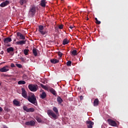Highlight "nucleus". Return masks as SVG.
<instances>
[{"label":"nucleus","mask_w":128,"mask_h":128,"mask_svg":"<svg viewBox=\"0 0 128 128\" xmlns=\"http://www.w3.org/2000/svg\"><path fill=\"white\" fill-rule=\"evenodd\" d=\"M34 112V108H28V112Z\"/></svg>","instance_id":"nucleus-31"},{"label":"nucleus","mask_w":128,"mask_h":128,"mask_svg":"<svg viewBox=\"0 0 128 128\" xmlns=\"http://www.w3.org/2000/svg\"><path fill=\"white\" fill-rule=\"evenodd\" d=\"M16 34H17V36L19 37L20 40H26V36L22 34V33L18 32H17Z\"/></svg>","instance_id":"nucleus-10"},{"label":"nucleus","mask_w":128,"mask_h":128,"mask_svg":"<svg viewBox=\"0 0 128 128\" xmlns=\"http://www.w3.org/2000/svg\"><path fill=\"white\" fill-rule=\"evenodd\" d=\"M66 66H72V61H68L66 63Z\"/></svg>","instance_id":"nucleus-34"},{"label":"nucleus","mask_w":128,"mask_h":128,"mask_svg":"<svg viewBox=\"0 0 128 128\" xmlns=\"http://www.w3.org/2000/svg\"><path fill=\"white\" fill-rule=\"evenodd\" d=\"M86 124H87V126L88 128H92V126L94 124V123L92 120H88L86 122Z\"/></svg>","instance_id":"nucleus-9"},{"label":"nucleus","mask_w":128,"mask_h":128,"mask_svg":"<svg viewBox=\"0 0 128 128\" xmlns=\"http://www.w3.org/2000/svg\"><path fill=\"white\" fill-rule=\"evenodd\" d=\"M57 102L59 104H60L64 102V100H62V99L60 96H58L57 98Z\"/></svg>","instance_id":"nucleus-22"},{"label":"nucleus","mask_w":128,"mask_h":128,"mask_svg":"<svg viewBox=\"0 0 128 128\" xmlns=\"http://www.w3.org/2000/svg\"><path fill=\"white\" fill-rule=\"evenodd\" d=\"M36 120H37V122H42V119L40 118V117H36Z\"/></svg>","instance_id":"nucleus-35"},{"label":"nucleus","mask_w":128,"mask_h":128,"mask_svg":"<svg viewBox=\"0 0 128 128\" xmlns=\"http://www.w3.org/2000/svg\"><path fill=\"white\" fill-rule=\"evenodd\" d=\"M42 84H44V81H42Z\"/></svg>","instance_id":"nucleus-46"},{"label":"nucleus","mask_w":128,"mask_h":128,"mask_svg":"<svg viewBox=\"0 0 128 128\" xmlns=\"http://www.w3.org/2000/svg\"><path fill=\"white\" fill-rule=\"evenodd\" d=\"M14 50V49L12 47H10L6 49V52H8V54L12 52Z\"/></svg>","instance_id":"nucleus-17"},{"label":"nucleus","mask_w":128,"mask_h":128,"mask_svg":"<svg viewBox=\"0 0 128 128\" xmlns=\"http://www.w3.org/2000/svg\"><path fill=\"white\" fill-rule=\"evenodd\" d=\"M50 61V62H52V64H58V62H60V60H58L54 59V58L51 59Z\"/></svg>","instance_id":"nucleus-16"},{"label":"nucleus","mask_w":128,"mask_h":128,"mask_svg":"<svg viewBox=\"0 0 128 128\" xmlns=\"http://www.w3.org/2000/svg\"><path fill=\"white\" fill-rule=\"evenodd\" d=\"M32 52L34 56H38V50L36 48H34L32 49Z\"/></svg>","instance_id":"nucleus-20"},{"label":"nucleus","mask_w":128,"mask_h":128,"mask_svg":"<svg viewBox=\"0 0 128 128\" xmlns=\"http://www.w3.org/2000/svg\"><path fill=\"white\" fill-rule=\"evenodd\" d=\"M58 56H59L60 58H62V52H58Z\"/></svg>","instance_id":"nucleus-37"},{"label":"nucleus","mask_w":128,"mask_h":128,"mask_svg":"<svg viewBox=\"0 0 128 128\" xmlns=\"http://www.w3.org/2000/svg\"><path fill=\"white\" fill-rule=\"evenodd\" d=\"M54 112L56 114H58V108L56 107H54L52 108Z\"/></svg>","instance_id":"nucleus-27"},{"label":"nucleus","mask_w":128,"mask_h":128,"mask_svg":"<svg viewBox=\"0 0 128 128\" xmlns=\"http://www.w3.org/2000/svg\"><path fill=\"white\" fill-rule=\"evenodd\" d=\"M58 28L60 30H62V28H64V24H62L58 26Z\"/></svg>","instance_id":"nucleus-36"},{"label":"nucleus","mask_w":128,"mask_h":128,"mask_svg":"<svg viewBox=\"0 0 128 128\" xmlns=\"http://www.w3.org/2000/svg\"><path fill=\"white\" fill-rule=\"evenodd\" d=\"M26 0H20V4H21V6H22L24 4H26Z\"/></svg>","instance_id":"nucleus-30"},{"label":"nucleus","mask_w":128,"mask_h":128,"mask_svg":"<svg viewBox=\"0 0 128 128\" xmlns=\"http://www.w3.org/2000/svg\"><path fill=\"white\" fill-rule=\"evenodd\" d=\"M44 30V27L42 25H40L38 26V32L40 34L44 36V34H47L48 32V30Z\"/></svg>","instance_id":"nucleus-3"},{"label":"nucleus","mask_w":128,"mask_h":128,"mask_svg":"<svg viewBox=\"0 0 128 128\" xmlns=\"http://www.w3.org/2000/svg\"><path fill=\"white\" fill-rule=\"evenodd\" d=\"M23 110H25L26 112H28V108L26 106H23Z\"/></svg>","instance_id":"nucleus-32"},{"label":"nucleus","mask_w":128,"mask_h":128,"mask_svg":"<svg viewBox=\"0 0 128 128\" xmlns=\"http://www.w3.org/2000/svg\"><path fill=\"white\" fill-rule=\"evenodd\" d=\"M28 88L30 92H36L38 90V86L36 84H30L28 86Z\"/></svg>","instance_id":"nucleus-2"},{"label":"nucleus","mask_w":128,"mask_h":128,"mask_svg":"<svg viewBox=\"0 0 128 128\" xmlns=\"http://www.w3.org/2000/svg\"><path fill=\"white\" fill-rule=\"evenodd\" d=\"M69 42L70 41L68 38H65L63 40L62 44H64V46H66V44H68Z\"/></svg>","instance_id":"nucleus-23"},{"label":"nucleus","mask_w":128,"mask_h":128,"mask_svg":"<svg viewBox=\"0 0 128 128\" xmlns=\"http://www.w3.org/2000/svg\"><path fill=\"white\" fill-rule=\"evenodd\" d=\"M40 6H42V8L46 7V1L44 0H41Z\"/></svg>","instance_id":"nucleus-26"},{"label":"nucleus","mask_w":128,"mask_h":128,"mask_svg":"<svg viewBox=\"0 0 128 128\" xmlns=\"http://www.w3.org/2000/svg\"><path fill=\"white\" fill-rule=\"evenodd\" d=\"M26 40H21L20 41H17L16 42V44H18V46H23V44H26Z\"/></svg>","instance_id":"nucleus-11"},{"label":"nucleus","mask_w":128,"mask_h":128,"mask_svg":"<svg viewBox=\"0 0 128 128\" xmlns=\"http://www.w3.org/2000/svg\"><path fill=\"white\" fill-rule=\"evenodd\" d=\"M47 114L50 118H54V120H56V114H54L52 110H48L47 111Z\"/></svg>","instance_id":"nucleus-4"},{"label":"nucleus","mask_w":128,"mask_h":128,"mask_svg":"<svg viewBox=\"0 0 128 128\" xmlns=\"http://www.w3.org/2000/svg\"><path fill=\"white\" fill-rule=\"evenodd\" d=\"M12 42V38L8 37L4 39V44H8Z\"/></svg>","instance_id":"nucleus-14"},{"label":"nucleus","mask_w":128,"mask_h":128,"mask_svg":"<svg viewBox=\"0 0 128 128\" xmlns=\"http://www.w3.org/2000/svg\"><path fill=\"white\" fill-rule=\"evenodd\" d=\"M80 100H84V96H80Z\"/></svg>","instance_id":"nucleus-41"},{"label":"nucleus","mask_w":128,"mask_h":128,"mask_svg":"<svg viewBox=\"0 0 128 128\" xmlns=\"http://www.w3.org/2000/svg\"><path fill=\"white\" fill-rule=\"evenodd\" d=\"M42 93L40 96V98H42V100H44V98H46V94L44 90H42Z\"/></svg>","instance_id":"nucleus-15"},{"label":"nucleus","mask_w":128,"mask_h":128,"mask_svg":"<svg viewBox=\"0 0 128 128\" xmlns=\"http://www.w3.org/2000/svg\"><path fill=\"white\" fill-rule=\"evenodd\" d=\"M0 86H2V83L1 82H0Z\"/></svg>","instance_id":"nucleus-47"},{"label":"nucleus","mask_w":128,"mask_h":128,"mask_svg":"<svg viewBox=\"0 0 128 128\" xmlns=\"http://www.w3.org/2000/svg\"><path fill=\"white\" fill-rule=\"evenodd\" d=\"M98 98H96L94 100V106H98Z\"/></svg>","instance_id":"nucleus-18"},{"label":"nucleus","mask_w":128,"mask_h":128,"mask_svg":"<svg viewBox=\"0 0 128 128\" xmlns=\"http://www.w3.org/2000/svg\"><path fill=\"white\" fill-rule=\"evenodd\" d=\"M18 84H26V82L24 80H20L18 82Z\"/></svg>","instance_id":"nucleus-29"},{"label":"nucleus","mask_w":128,"mask_h":128,"mask_svg":"<svg viewBox=\"0 0 128 128\" xmlns=\"http://www.w3.org/2000/svg\"><path fill=\"white\" fill-rule=\"evenodd\" d=\"M110 126H116V121L112 120V119H108L107 120Z\"/></svg>","instance_id":"nucleus-7"},{"label":"nucleus","mask_w":128,"mask_h":128,"mask_svg":"<svg viewBox=\"0 0 128 128\" xmlns=\"http://www.w3.org/2000/svg\"><path fill=\"white\" fill-rule=\"evenodd\" d=\"M16 66L18 68H20L22 67V64H16Z\"/></svg>","instance_id":"nucleus-38"},{"label":"nucleus","mask_w":128,"mask_h":128,"mask_svg":"<svg viewBox=\"0 0 128 128\" xmlns=\"http://www.w3.org/2000/svg\"><path fill=\"white\" fill-rule=\"evenodd\" d=\"M26 126H34V124H36V122H34V120H31L30 122H26L25 123Z\"/></svg>","instance_id":"nucleus-13"},{"label":"nucleus","mask_w":128,"mask_h":128,"mask_svg":"<svg viewBox=\"0 0 128 128\" xmlns=\"http://www.w3.org/2000/svg\"><path fill=\"white\" fill-rule=\"evenodd\" d=\"M13 104L16 106H20V102L16 100H14L13 101Z\"/></svg>","instance_id":"nucleus-19"},{"label":"nucleus","mask_w":128,"mask_h":128,"mask_svg":"<svg viewBox=\"0 0 128 128\" xmlns=\"http://www.w3.org/2000/svg\"><path fill=\"white\" fill-rule=\"evenodd\" d=\"M0 54H4V51H1Z\"/></svg>","instance_id":"nucleus-44"},{"label":"nucleus","mask_w":128,"mask_h":128,"mask_svg":"<svg viewBox=\"0 0 128 128\" xmlns=\"http://www.w3.org/2000/svg\"><path fill=\"white\" fill-rule=\"evenodd\" d=\"M8 46H10V44H9V45H8Z\"/></svg>","instance_id":"nucleus-48"},{"label":"nucleus","mask_w":128,"mask_h":128,"mask_svg":"<svg viewBox=\"0 0 128 128\" xmlns=\"http://www.w3.org/2000/svg\"><path fill=\"white\" fill-rule=\"evenodd\" d=\"M69 28H70V30H72V28H74V26H70Z\"/></svg>","instance_id":"nucleus-40"},{"label":"nucleus","mask_w":128,"mask_h":128,"mask_svg":"<svg viewBox=\"0 0 128 128\" xmlns=\"http://www.w3.org/2000/svg\"><path fill=\"white\" fill-rule=\"evenodd\" d=\"M10 4V1L6 0L4 2H2L0 4V6H1V8H4V6H8V4Z\"/></svg>","instance_id":"nucleus-12"},{"label":"nucleus","mask_w":128,"mask_h":128,"mask_svg":"<svg viewBox=\"0 0 128 128\" xmlns=\"http://www.w3.org/2000/svg\"><path fill=\"white\" fill-rule=\"evenodd\" d=\"M38 84H39V86H40L42 88L46 90H48V88L46 86H44V84H42L40 83H39Z\"/></svg>","instance_id":"nucleus-25"},{"label":"nucleus","mask_w":128,"mask_h":128,"mask_svg":"<svg viewBox=\"0 0 128 128\" xmlns=\"http://www.w3.org/2000/svg\"><path fill=\"white\" fill-rule=\"evenodd\" d=\"M49 90L51 93H52V94H54V96H56V90H54V88H50Z\"/></svg>","instance_id":"nucleus-21"},{"label":"nucleus","mask_w":128,"mask_h":128,"mask_svg":"<svg viewBox=\"0 0 128 128\" xmlns=\"http://www.w3.org/2000/svg\"><path fill=\"white\" fill-rule=\"evenodd\" d=\"M30 52V50L28 49H25L24 50V54L25 56H28V52Z\"/></svg>","instance_id":"nucleus-28"},{"label":"nucleus","mask_w":128,"mask_h":128,"mask_svg":"<svg viewBox=\"0 0 128 128\" xmlns=\"http://www.w3.org/2000/svg\"><path fill=\"white\" fill-rule=\"evenodd\" d=\"M2 110H4L2 108V107L0 106V112H2Z\"/></svg>","instance_id":"nucleus-42"},{"label":"nucleus","mask_w":128,"mask_h":128,"mask_svg":"<svg viewBox=\"0 0 128 128\" xmlns=\"http://www.w3.org/2000/svg\"><path fill=\"white\" fill-rule=\"evenodd\" d=\"M10 66H11V68H15L16 67V66H14V64L12 63L11 64Z\"/></svg>","instance_id":"nucleus-39"},{"label":"nucleus","mask_w":128,"mask_h":128,"mask_svg":"<svg viewBox=\"0 0 128 128\" xmlns=\"http://www.w3.org/2000/svg\"><path fill=\"white\" fill-rule=\"evenodd\" d=\"M71 56H74L78 55V50H73L71 52Z\"/></svg>","instance_id":"nucleus-24"},{"label":"nucleus","mask_w":128,"mask_h":128,"mask_svg":"<svg viewBox=\"0 0 128 128\" xmlns=\"http://www.w3.org/2000/svg\"><path fill=\"white\" fill-rule=\"evenodd\" d=\"M23 76H24V78H26V75H24Z\"/></svg>","instance_id":"nucleus-45"},{"label":"nucleus","mask_w":128,"mask_h":128,"mask_svg":"<svg viewBox=\"0 0 128 128\" xmlns=\"http://www.w3.org/2000/svg\"><path fill=\"white\" fill-rule=\"evenodd\" d=\"M29 14L32 16L36 14V6L34 5L32 6L30 8Z\"/></svg>","instance_id":"nucleus-5"},{"label":"nucleus","mask_w":128,"mask_h":128,"mask_svg":"<svg viewBox=\"0 0 128 128\" xmlns=\"http://www.w3.org/2000/svg\"><path fill=\"white\" fill-rule=\"evenodd\" d=\"M54 29L56 30H58V27H55Z\"/></svg>","instance_id":"nucleus-43"},{"label":"nucleus","mask_w":128,"mask_h":128,"mask_svg":"<svg viewBox=\"0 0 128 128\" xmlns=\"http://www.w3.org/2000/svg\"><path fill=\"white\" fill-rule=\"evenodd\" d=\"M28 100L34 106H38V101L36 100V98L34 94L31 93L29 96L27 98Z\"/></svg>","instance_id":"nucleus-1"},{"label":"nucleus","mask_w":128,"mask_h":128,"mask_svg":"<svg viewBox=\"0 0 128 128\" xmlns=\"http://www.w3.org/2000/svg\"><path fill=\"white\" fill-rule=\"evenodd\" d=\"M10 70V66L6 65L0 69L1 72H6Z\"/></svg>","instance_id":"nucleus-6"},{"label":"nucleus","mask_w":128,"mask_h":128,"mask_svg":"<svg viewBox=\"0 0 128 128\" xmlns=\"http://www.w3.org/2000/svg\"><path fill=\"white\" fill-rule=\"evenodd\" d=\"M22 96L24 98H28V92L26 91V89L24 88H22Z\"/></svg>","instance_id":"nucleus-8"},{"label":"nucleus","mask_w":128,"mask_h":128,"mask_svg":"<svg viewBox=\"0 0 128 128\" xmlns=\"http://www.w3.org/2000/svg\"><path fill=\"white\" fill-rule=\"evenodd\" d=\"M95 20H96V24H100V21H98V18H95Z\"/></svg>","instance_id":"nucleus-33"}]
</instances>
